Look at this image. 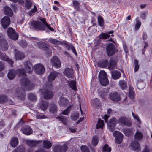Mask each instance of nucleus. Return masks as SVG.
<instances>
[{
  "label": "nucleus",
  "instance_id": "f257e3e1",
  "mask_svg": "<svg viewBox=\"0 0 152 152\" xmlns=\"http://www.w3.org/2000/svg\"><path fill=\"white\" fill-rule=\"evenodd\" d=\"M16 71V74H17L19 76L23 77L20 80L21 85L28 90L32 89L33 88L34 85L30 82V80L28 78L25 77H26V74L24 70L23 69H18Z\"/></svg>",
  "mask_w": 152,
  "mask_h": 152
},
{
  "label": "nucleus",
  "instance_id": "f03ea898",
  "mask_svg": "<svg viewBox=\"0 0 152 152\" xmlns=\"http://www.w3.org/2000/svg\"><path fill=\"white\" fill-rule=\"evenodd\" d=\"M98 77L100 82L103 86H106L109 83L106 72L104 70L101 71L99 73Z\"/></svg>",
  "mask_w": 152,
  "mask_h": 152
},
{
  "label": "nucleus",
  "instance_id": "7ed1b4c3",
  "mask_svg": "<svg viewBox=\"0 0 152 152\" xmlns=\"http://www.w3.org/2000/svg\"><path fill=\"white\" fill-rule=\"evenodd\" d=\"M29 25L37 31L45 30L44 25L42 24V23L39 21L33 20L30 22Z\"/></svg>",
  "mask_w": 152,
  "mask_h": 152
},
{
  "label": "nucleus",
  "instance_id": "20e7f679",
  "mask_svg": "<svg viewBox=\"0 0 152 152\" xmlns=\"http://www.w3.org/2000/svg\"><path fill=\"white\" fill-rule=\"evenodd\" d=\"M68 149L67 145L63 144L62 145L60 144H56L53 147V150L54 152H66Z\"/></svg>",
  "mask_w": 152,
  "mask_h": 152
},
{
  "label": "nucleus",
  "instance_id": "39448f33",
  "mask_svg": "<svg viewBox=\"0 0 152 152\" xmlns=\"http://www.w3.org/2000/svg\"><path fill=\"white\" fill-rule=\"evenodd\" d=\"M7 34L10 38L13 40H16L18 38V34L12 28L9 27L7 30Z\"/></svg>",
  "mask_w": 152,
  "mask_h": 152
},
{
  "label": "nucleus",
  "instance_id": "423d86ee",
  "mask_svg": "<svg viewBox=\"0 0 152 152\" xmlns=\"http://www.w3.org/2000/svg\"><path fill=\"white\" fill-rule=\"evenodd\" d=\"M106 51L109 56H111L114 55L116 52L115 45L112 43H109L107 46Z\"/></svg>",
  "mask_w": 152,
  "mask_h": 152
},
{
  "label": "nucleus",
  "instance_id": "0eeeda50",
  "mask_svg": "<svg viewBox=\"0 0 152 152\" xmlns=\"http://www.w3.org/2000/svg\"><path fill=\"white\" fill-rule=\"evenodd\" d=\"M118 121L115 117H113L109 120L107 123L108 129L110 131L113 132L115 129V127Z\"/></svg>",
  "mask_w": 152,
  "mask_h": 152
},
{
  "label": "nucleus",
  "instance_id": "6e6552de",
  "mask_svg": "<svg viewBox=\"0 0 152 152\" xmlns=\"http://www.w3.org/2000/svg\"><path fill=\"white\" fill-rule=\"evenodd\" d=\"M118 122L121 125H125L128 127L131 126L132 124L128 119L125 117L121 116L118 119Z\"/></svg>",
  "mask_w": 152,
  "mask_h": 152
},
{
  "label": "nucleus",
  "instance_id": "1a4fd4ad",
  "mask_svg": "<svg viewBox=\"0 0 152 152\" xmlns=\"http://www.w3.org/2000/svg\"><path fill=\"white\" fill-rule=\"evenodd\" d=\"M113 136L115 137V142L118 144H120L122 141L123 140V134L120 132L115 131L114 132L113 134Z\"/></svg>",
  "mask_w": 152,
  "mask_h": 152
},
{
  "label": "nucleus",
  "instance_id": "9d476101",
  "mask_svg": "<svg viewBox=\"0 0 152 152\" xmlns=\"http://www.w3.org/2000/svg\"><path fill=\"white\" fill-rule=\"evenodd\" d=\"M34 71L36 73L40 75L43 73L45 71L44 66L41 64H38L34 66Z\"/></svg>",
  "mask_w": 152,
  "mask_h": 152
},
{
  "label": "nucleus",
  "instance_id": "9b49d317",
  "mask_svg": "<svg viewBox=\"0 0 152 152\" xmlns=\"http://www.w3.org/2000/svg\"><path fill=\"white\" fill-rule=\"evenodd\" d=\"M110 99L113 101H120L121 97L120 94L117 92H111L109 95Z\"/></svg>",
  "mask_w": 152,
  "mask_h": 152
},
{
  "label": "nucleus",
  "instance_id": "f8f14e48",
  "mask_svg": "<svg viewBox=\"0 0 152 152\" xmlns=\"http://www.w3.org/2000/svg\"><path fill=\"white\" fill-rule=\"evenodd\" d=\"M15 95L17 96L18 98L21 100L23 101L24 100L26 96V94L25 90L22 88H19L17 90L15 93Z\"/></svg>",
  "mask_w": 152,
  "mask_h": 152
},
{
  "label": "nucleus",
  "instance_id": "ddd939ff",
  "mask_svg": "<svg viewBox=\"0 0 152 152\" xmlns=\"http://www.w3.org/2000/svg\"><path fill=\"white\" fill-rule=\"evenodd\" d=\"M25 69L27 73H31L33 70V66L31 62L29 61H27L24 63Z\"/></svg>",
  "mask_w": 152,
  "mask_h": 152
},
{
  "label": "nucleus",
  "instance_id": "4468645a",
  "mask_svg": "<svg viewBox=\"0 0 152 152\" xmlns=\"http://www.w3.org/2000/svg\"><path fill=\"white\" fill-rule=\"evenodd\" d=\"M42 93L44 98L45 99H50L53 96V93L51 91L48 90H42Z\"/></svg>",
  "mask_w": 152,
  "mask_h": 152
},
{
  "label": "nucleus",
  "instance_id": "2eb2a0df",
  "mask_svg": "<svg viewBox=\"0 0 152 152\" xmlns=\"http://www.w3.org/2000/svg\"><path fill=\"white\" fill-rule=\"evenodd\" d=\"M64 73L67 77L73 78L74 77V72L71 68H66L64 71Z\"/></svg>",
  "mask_w": 152,
  "mask_h": 152
},
{
  "label": "nucleus",
  "instance_id": "dca6fc26",
  "mask_svg": "<svg viewBox=\"0 0 152 152\" xmlns=\"http://www.w3.org/2000/svg\"><path fill=\"white\" fill-rule=\"evenodd\" d=\"M10 18L8 16H5L1 19V23L4 28L8 27L10 23Z\"/></svg>",
  "mask_w": 152,
  "mask_h": 152
},
{
  "label": "nucleus",
  "instance_id": "f3484780",
  "mask_svg": "<svg viewBox=\"0 0 152 152\" xmlns=\"http://www.w3.org/2000/svg\"><path fill=\"white\" fill-rule=\"evenodd\" d=\"M51 61L53 66L55 67L59 68L61 67V62L57 57L54 56L51 59Z\"/></svg>",
  "mask_w": 152,
  "mask_h": 152
},
{
  "label": "nucleus",
  "instance_id": "a211bd4d",
  "mask_svg": "<svg viewBox=\"0 0 152 152\" xmlns=\"http://www.w3.org/2000/svg\"><path fill=\"white\" fill-rule=\"evenodd\" d=\"M8 46V44L5 39H0V49L1 50L4 51L7 50Z\"/></svg>",
  "mask_w": 152,
  "mask_h": 152
},
{
  "label": "nucleus",
  "instance_id": "6ab92c4d",
  "mask_svg": "<svg viewBox=\"0 0 152 152\" xmlns=\"http://www.w3.org/2000/svg\"><path fill=\"white\" fill-rule=\"evenodd\" d=\"M42 142V140H26V144L28 146L31 147H33L35 146L38 144L41 143Z\"/></svg>",
  "mask_w": 152,
  "mask_h": 152
},
{
  "label": "nucleus",
  "instance_id": "aec40b11",
  "mask_svg": "<svg viewBox=\"0 0 152 152\" xmlns=\"http://www.w3.org/2000/svg\"><path fill=\"white\" fill-rule=\"evenodd\" d=\"M22 132L26 135H29L33 133L31 128L28 126H26L21 129Z\"/></svg>",
  "mask_w": 152,
  "mask_h": 152
},
{
  "label": "nucleus",
  "instance_id": "412c9836",
  "mask_svg": "<svg viewBox=\"0 0 152 152\" xmlns=\"http://www.w3.org/2000/svg\"><path fill=\"white\" fill-rule=\"evenodd\" d=\"M131 147L134 151L138 152L140 150V144L137 141L135 140L132 142Z\"/></svg>",
  "mask_w": 152,
  "mask_h": 152
},
{
  "label": "nucleus",
  "instance_id": "4be33fe9",
  "mask_svg": "<svg viewBox=\"0 0 152 152\" xmlns=\"http://www.w3.org/2000/svg\"><path fill=\"white\" fill-rule=\"evenodd\" d=\"M0 59L2 60L5 61L10 64L11 66H13V61L8 58L7 56H5V55L0 50Z\"/></svg>",
  "mask_w": 152,
  "mask_h": 152
},
{
  "label": "nucleus",
  "instance_id": "5701e85b",
  "mask_svg": "<svg viewBox=\"0 0 152 152\" xmlns=\"http://www.w3.org/2000/svg\"><path fill=\"white\" fill-rule=\"evenodd\" d=\"M14 53L15 57L17 60H20L25 57V55L23 53L16 49H15Z\"/></svg>",
  "mask_w": 152,
  "mask_h": 152
},
{
  "label": "nucleus",
  "instance_id": "b1692460",
  "mask_svg": "<svg viewBox=\"0 0 152 152\" xmlns=\"http://www.w3.org/2000/svg\"><path fill=\"white\" fill-rule=\"evenodd\" d=\"M58 73L57 72L54 71L51 72L48 76V81L50 83L53 81L58 76Z\"/></svg>",
  "mask_w": 152,
  "mask_h": 152
},
{
  "label": "nucleus",
  "instance_id": "393cba45",
  "mask_svg": "<svg viewBox=\"0 0 152 152\" xmlns=\"http://www.w3.org/2000/svg\"><path fill=\"white\" fill-rule=\"evenodd\" d=\"M112 77L114 80L119 79L121 76V74L120 71L115 70L111 72Z\"/></svg>",
  "mask_w": 152,
  "mask_h": 152
},
{
  "label": "nucleus",
  "instance_id": "a878e982",
  "mask_svg": "<svg viewBox=\"0 0 152 152\" xmlns=\"http://www.w3.org/2000/svg\"><path fill=\"white\" fill-rule=\"evenodd\" d=\"M10 144L11 146L13 147H15L18 144V140L17 137H12L10 140Z\"/></svg>",
  "mask_w": 152,
  "mask_h": 152
},
{
  "label": "nucleus",
  "instance_id": "bb28decb",
  "mask_svg": "<svg viewBox=\"0 0 152 152\" xmlns=\"http://www.w3.org/2000/svg\"><path fill=\"white\" fill-rule=\"evenodd\" d=\"M115 61L113 59H111L109 61V63L108 64L107 66L109 69H112L115 68L116 66Z\"/></svg>",
  "mask_w": 152,
  "mask_h": 152
},
{
  "label": "nucleus",
  "instance_id": "cd10ccee",
  "mask_svg": "<svg viewBox=\"0 0 152 152\" xmlns=\"http://www.w3.org/2000/svg\"><path fill=\"white\" fill-rule=\"evenodd\" d=\"M16 74V71L14 69L10 70L7 74L8 78L10 80L13 79L15 77Z\"/></svg>",
  "mask_w": 152,
  "mask_h": 152
},
{
  "label": "nucleus",
  "instance_id": "c85d7f7f",
  "mask_svg": "<svg viewBox=\"0 0 152 152\" xmlns=\"http://www.w3.org/2000/svg\"><path fill=\"white\" fill-rule=\"evenodd\" d=\"M4 13L5 14L11 17L13 15V12L11 9L9 7H6L4 9Z\"/></svg>",
  "mask_w": 152,
  "mask_h": 152
},
{
  "label": "nucleus",
  "instance_id": "c756f323",
  "mask_svg": "<svg viewBox=\"0 0 152 152\" xmlns=\"http://www.w3.org/2000/svg\"><path fill=\"white\" fill-rule=\"evenodd\" d=\"M119 86L122 89H126L127 87V82L124 80H120L119 82Z\"/></svg>",
  "mask_w": 152,
  "mask_h": 152
},
{
  "label": "nucleus",
  "instance_id": "7c9ffc66",
  "mask_svg": "<svg viewBox=\"0 0 152 152\" xmlns=\"http://www.w3.org/2000/svg\"><path fill=\"white\" fill-rule=\"evenodd\" d=\"M38 47L39 48L42 49L43 50L50 51L49 50L48 45L44 43H39L38 44Z\"/></svg>",
  "mask_w": 152,
  "mask_h": 152
},
{
  "label": "nucleus",
  "instance_id": "2f4dec72",
  "mask_svg": "<svg viewBox=\"0 0 152 152\" xmlns=\"http://www.w3.org/2000/svg\"><path fill=\"white\" fill-rule=\"evenodd\" d=\"M48 105V102L46 101L42 102L40 106V107L43 111H45L47 108Z\"/></svg>",
  "mask_w": 152,
  "mask_h": 152
},
{
  "label": "nucleus",
  "instance_id": "473e14b6",
  "mask_svg": "<svg viewBox=\"0 0 152 152\" xmlns=\"http://www.w3.org/2000/svg\"><path fill=\"white\" fill-rule=\"evenodd\" d=\"M108 61L106 59L105 60L99 62L98 63V65L99 66L102 67H106L107 66Z\"/></svg>",
  "mask_w": 152,
  "mask_h": 152
},
{
  "label": "nucleus",
  "instance_id": "72a5a7b5",
  "mask_svg": "<svg viewBox=\"0 0 152 152\" xmlns=\"http://www.w3.org/2000/svg\"><path fill=\"white\" fill-rule=\"evenodd\" d=\"M56 118L58 119L64 124L66 125L67 124V118L65 116L62 115L60 116L56 117Z\"/></svg>",
  "mask_w": 152,
  "mask_h": 152
},
{
  "label": "nucleus",
  "instance_id": "f704fd0d",
  "mask_svg": "<svg viewBox=\"0 0 152 152\" xmlns=\"http://www.w3.org/2000/svg\"><path fill=\"white\" fill-rule=\"evenodd\" d=\"M43 147L46 149H49L52 146L51 143L48 140H45L43 141Z\"/></svg>",
  "mask_w": 152,
  "mask_h": 152
},
{
  "label": "nucleus",
  "instance_id": "c9c22d12",
  "mask_svg": "<svg viewBox=\"0 0 152 152\" xmlns=\"http://www.w3.org/2000/svg\"><path fill=\"white\" fill-rule=\"evenodd\" d=\"M50 111L53 113H56L57 111V107L56 105L53 103L51 104Z\"/></svg>",
  "mask_w": 152,
  "mask_h": 152
},
{
  "label": "nucleus",
  "instance_id": "e433bc0d",
  "mask_svg": "<svg viewBox=\"0 0 152 152\" xmlns=\"http://www.w3.org/2000/svg\"><path fill=\"white\" fill-rule=\"evenodd\" d=\"M69 102V100L66 98H61L59 101V103L61 105L63 106L66 105Z\"/></svg>",
  "mask_w": 152,
  "mask_h": 152
},
{
  "label": "nucleus",
  "instance_id": "4c0bfd02",
  "mask_svg": "<svg viewBox=\"0 0 152 152\" xmlns=\"http://www.w3.org/2000/svg\"><path fill=\"white\" fill-rule=\"evenodd\" d=\"M69 85L73 90L76 91L77 90L76 82L75 81L71 80L69 82Z\"/></svg>",
  "mask_w": 152,
  "mask_h": 152
},
{
  "label": "nucleus",
  "instance_id": "58836bf2",
  "mask_svg": "<svg viewBox=\"0 0 152 152\" xmlns=\"http://www.w3.org/2000/svg\"><path fill=\"white\" fill-rule=\"evenodd\" d=\"M13 152H25V148L23 145L19 146Z\"/></svg>",
  "mask_w": 152,
  "mask_h": 152
},
{
  "label": "nucleus",
  "instance_id": "ea45409f",
  "mask_svg": "<svg viewBox=\"0 0 152 152\" xmlns=\"http://www.w3.org/2000/svg\"><path fill=\"white\" fill-rule=\"evenodd\" d=\"M110 36V34L107 33H101L99 36V38L100 39H106L109 38Z\"/></svg>",
  "mask_w": 152,
  "mask_h": 152
},
{
  "label": "nucleus",
  "instance_id": "a19ab883",
  "mask_svg": "<svg viewBox=\"0 0 152 152\" xmlns=\"http://www.w3.org/2000/svg\"><path fill=\"white\" fill-rule=\"evenodd\" d=\"M32 5V2L31 0H25V7L27 9H29Z\"/></svg>",
  "mask_w": 152,
  "mask_h": 152
},
{
  "label": "nucleus",
  "instance_id": "79ce46f5",
  "mask_svg": "<svg viewBox=\"0 0 152 152\" xmlns=\"http://www.w3.org/2000/svg\"><path fill=\"white\" fill-rule=\"evenodd\" d=\"M104 121L100 118L99 119L96 125V128H102L104 126Z\"/></svg>",
  "mask_w": 152,
  "mask_h": 152
},
{
  "label": "nucleus",
  "instance_id": "37998d69",
  "mask_svg": "<svg viewBox=\"0 0 152 152\" xmlns=\"http://www.w3.org/2000/svg\"><path fill=\"white\" fill-rule=\"evenodd\" d=\"M135 20L136 21V23L135 25L134 30L137 31L140 27L141 23V21L139 20L138 17H137Z\"/></svg>",
  "mask_w": 152,
  "mask_h": 152
},
{
  "label": "nucleus",
  "instance_id": "c03bdc74",
  "mask_svg": "<svg viewBox=\"0 0 152 152\" xmlns=\"http://www.w3.org/2000/svg\"><path fill=\"white\" fill-rule=\"evenodd\" d=\"M79 113L77 112H74L71 115V118L73 120H76L79 117Z\"/></svg>",
  "mask_w": 152,
  "mask_h": 152
},
{
  "label": "nucleus",
  "instance_id": "a18cd8bd",
  "mask_svg": "<svg viewBox=\"0 0 152 152\" xmlns=\"http://www.w3.org/2000/svg\"><path fill=\"white\" fill-rule=\"evenodd\" d=\"M142 134L139 132H137L135 134L134 138L136 140L141 141L142 139Z\"/></svg>",
  "mask_w": 152,
  "mask_h": 152
},
{
  "label": "nucleus",
  "instance_id": "49530a36",
  "mask_svg": "<svg viewBox=\"0 0 152 152\" xmlns=\"http://www.w3.org/2000/svg\"><path fill=\"white\" fill-rule=\"evenodd\" d=\"M7 100V97L6 95H0V103H3L6 102Z\"/></svg>",
  "mask_w": 152,
  "mask_h": 152
},
{
  "label": "nucleus",
  "instance_id": "de8ad7c7",
  "mask_svg": "<svg viewBox=\"0 0 152 152\" xmlns=\"http://www.w3.org/2000/svg\"><path fill=\"white\" fill-rule=\"evenodd\" d=\"M98 22L100 26L103 27L104 26V20L102 17L100 15L98 17Z\"/></svg>",
  "mask_w": 152,
  "mask_h": 152
},
{
  "label": "nucleus",
  "instance_id": "09e8293b",
  "mask_svg": "<svg viewBox=\"0 0 152 152\" xmlns=\"http://www.w3.org/2000/svg\"><path fill=\"white\" fill-rule=\"evenodd\" d=\"M102 152H110L111 151V148L109 146V145L107 144H105L103 146L102 148Z\"/></svg>",
  "mask_w": 152,
  "mask_h": 152
},
{
  "label": "nucleus",
  "instance_id": "8fccbe9b",
  "mask_svg": "<svg viewBox=\"0 0 152 152\" xmlns=\"http://www.w3.org/2000/svg\"><path fill=\"white\" fill-rule=\"evenodd\" d=\"M98 142V139L97 137L94 136L92 140V145L94 146H96Z\"/></svg>",
  "mask_w": 152,
  "mask_h": 152
},
{
  "label": "nucleus",
  "instance_id": "3c124183",
  "mask_svg": "<svg viewBox=\"0 0 152 152\" xmlns=\"http://www.w3.org/2000/svg\"><path fill=\"white\" fill-rule=\"evenodd\" d=\"M134 93L133 88L131 87H129V96L131 99H133L134 97Z\"/></svg>",
  "mask_w": 152,
  "mask_h": 152
},
{
  "label": "nucleus",
  "instance_id": "603ef678",
  "mask_svg": "<svg viewBox=\"0 0 152 152\" xmlns=\"http://www.w3.org/2000/svg\"><path fill=\"white\" fill-rule=\"evenodd\" d=\"M72 106V105L69 106L67 109L63 111L62 114L65 115H67L69 113Z\"/></svg>",
  "mask_w": 152,
  "mask_h": 152
},
{
  "label": "nucleus",
  "instance_id": "864d4df0",
  "mask_svg": "<svg viewBox=\"0 0 152 152\" xmlns=\"http://www.w3.org/2000/svg\"><path fill=\"white\" fill-rule=\"evenodd\" d=\"M124 133L127 136H129L132 133V129L131 128H127L124 130Z\"/></svg>",
  "mask_w": 152,
  "mask_h": 152
},
{
  "label": "nucleus",
  "instance_id": "5fc2aeb1",
  "mask_svg": "<svg viewBox=\"0 0 152 152\" xmlns=\"http://www.w3.org/2000/svg\"><path fill=\"white\" fill-rule=\"evenodd\" d=\"M20 45L23 48H25L27 46L28 44L25 40H21L19 43Z\"/></svg>",
  "mask_w": 152,
  "mask_h": 152
},
{
  "label": "nucleus",
  "instance_id": "6e6d98bb",
  "mask_svg": "<svg viewBox=\"0 0 152 152\" xmlns=\"http://www.w3.org/2000/svg\"><path fill=\"white\" fill-rule=\"evenodd\" d=\"M139 62L138 60L135 59L134 61V72H136L138 71L139 68Z\"/></svg>",
  "mask_w": 152,
  "mask_h": 152
},
{
  "label": "nucleus",
  "instance_id": "4d7b16f0",
  "mask_svg": "<svg viewBox=\"0 0 152 152\" xmlns=\"http://www.w3.org/2000/svg\"><path fill=\"white\" fill-rule=\"evenodd\" d=\"M28 98L29 99L32 101H36L37 98L34 94L32 93H30L28 95Z\"/></svg>",
  "mask_w": 152,
  "mask_h": 152
},
{
  "label": "nucleus",
  "instance_id": "13d9d810",
  "mask_svg": "<svg viewBox=\"0 0 152 152\" xmlns=\"http://www.w3.org/2000/svg\"><path fill=\"white\" fill-rule=\"evenodd\" d=\"M73 4L74 8L77 10L79 9V3L78 1H75L73 2Z\"/></svg>",
  "mask_w": 152,
  "mask_h": 152
},
{
  "label": "nucleus",
  "instance_id": "bf43d9fd",
  "mask_svg": "<svg viewBox=\"0 0 152 152\" xmlns=\"http://www.w3.org/2000/svg\"><path fill=\"white\" fill-rule=\"evenodd\" d=\"M82 152H90L88 147L86 146H82L80 148Z\"/></svg>",
  "mask_w": 152,
  "mask_h": 152
},
{
  "label": "nucleus",
  "instance_id": "052dcab7",
  "mask_svg": "<svg viewBox=\"0 0 152 152\" xmlns=\"http://www.w3.org/2000/svg\"><path fill=\"white\" fill-rule=\"evenodd\" d=\"M94 104L96 107H97L100 105V101L99 99L96 98L93 99Z\"/></svg>",
  "mask_w": 152,
  "mask_h": 152
},
{
  "label": "nucleus",
  "instance_id": "680f3d73",
  "mask_svg": "<svg viewBox=\"0 0 152 152\" xmlns=\"http://www.w3.org/2000/svg\"><path fill=\"white\" fill-rule=\"evenodd\" d=\"M48 41L49 42L53 44H58L59 42V41L58 40L52 38H50L49 39Z\"/></svg>",
  "mask_w": 152,
  "mask_h": 152
},
{
  "label": "nucleus",
  "instance_id": "e2e57ef3",
  "mask_svg": "<svg viewBox=\"0 0 152 152\" xmlns=\"http://www.w3.org/2000/svg\"><path fill=\"white\" fill-rule=\"evenodd\" d=\"M132 114L133 118L134 119H136V120H137V121L138 122V123H139V124H141V123L138 117V116L137 115H135L134 113L133 112H132Z\"/></svg>",
  "mask_w": 152,
  "mask_h": 152
},
{
  "label": "nucleus",
  "instance_id": "0e129e2a",
  "mask_svg": "<svg viewBox=\"0 0 152 152\" xmlns=\"http://www.w3.org/2000/svg\"><path fill=\"white\" fill-rule=\"evenodd\" d=\"M36 117L37 119H44L46 118V117L44 115L40 113H38Z\"/></svg>",
  "mask_w": 152,
  "mask_h": 152
},
{
  "label": "nucleus",
  "instance_id": "69168bd1",
  "mask_svg": "<svg viewBox=\"0 0 152 152\" xmlns=\"http://www.w3.org/2000/svg\"><path fill=\"white\" fill-rule=\"evenodd\" d=\"M150 150L148 146L145 145L144 149L142 150V152H149Z\"/></svg>",
  "mask_w": 152,
  "mask_h": 152
},
{
  "label": "nucleus",
  "instance_id": "338daca9",
  "mask_svg": "<svg viewBox=\"0 0 152 152\" xmlns=\"http://www.w3.org/2000/svg\"><path fill=\"white\" fill-rule=\"evenodd\" d=\"M4 68V64L3 62L0 61V71L3 70Z\"/></svg>",
  "mask_w": 152,
  "mask_h": 152
},
{
  "label": "nucleus",
  "instance_id": "774afa93",
  "mask_svg": "<svg viewBox=\"0 0 152 152\" xmlns=\"http://www.w3.org/2000/svg\"><path fill=\"white\" fill-rule=\"evenodd\" d=\"M146 16V13L145 12H143L141 13L140 17L142 19H145Z\"/></svg>",
  "mask_w": 152,
  "mask_h": 152
}]
</instances>
